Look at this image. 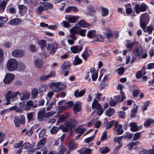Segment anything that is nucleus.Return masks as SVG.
I'll list each match as a JSON object with an SVG mask.
<instances>
[{"mask_svg": "<svg viewBox=\"0 0 154 154\" xmlns=\"http://www.w3.org/2000/svg\"><path fill=\"white\" fill-rule=\"evenodd\" d=\"M18 67V63L16 60L14 59H11L8 61L7 67L8 70L12 71L15 70Z\"/></svg>", "mask_w": 154, "mask_h": 154, "instance_id": "nucleus-1", "label": "nucleus"}, {"mask_svg": "<svg viewBox=\"0 0 154 154\" xmlns=\"http://www.w3.org/2000/svg\"><path fill=\"white\" fill-rule=\"evenodd\" d=\"M13 119L15 126L17 127H19L20 124H23L25 122V118L23 115L20 116L19 117L15 116Z\"/></svg>", "mask_w": 154, "mask_h": 154, "instance_id": "nucleus-2", "label": "nucleus"}, {"mask_svg": "<svg viewBox=\"0 0 154 154\" xmlns=\"http://www.w3.org/2000/svg\"><path fill=\"white\" fill-rule=\"evenodd\" d=\"M134 53L135 55L142 59L146 58L147 56L146 53H143L142 47L139 46L136 48L134 51Z\"/></svg>", "mask_w": 154, "mask_h": 154, "instance_id": "nucleus-3", "label": "nucleus"}, {"mask_svg": "<svg viewBox=\"0 0 154 154\" xmlns=\"http://www.w3.org/2000/svg\"><path fill=\"white\" fill-rule=\"evenodd\" d=\"M147 8V6L144 3H142L140 5L138 4H136L134 7L136 13L137 14L139 13L140 11H146Z\"/></svg>", "mask_w": 154, "mask_h": 154, "instance_id": "nucleus-4", "label": "nucleus"}, {"mask_svg": "<svg viewBox=\"0 0 154 154\" xmlns=\"http://www.w3.org/2000/svg\"><path fill=\"white\" fill-rule=\"evenodd\" d=\"M149 20V17L147 13L142 14L140 17V24L142 25L144 24H147Z\"/></svg>", "mask_w": 154, "mask_h": 154, "instance_id": "nucleus-5", "label": "nucleus"}, {"mask_svg": "<svg viewBox=\"0 0 154 154\" xmlns=\"http://www.w3.org/2000/svg\"><path fill=\"white\" fill-rule=\"evenodd\" d=\"M79 18V17L78 16L67 15L65 17V19L70 23H75Z\"/></svg>", "mask_w": 154, "mask_h": 154, "instance_id": "nucleus-6", "label": "nucleus"}, {"mask_svg": "<svg viewBox=\"0 0 154 154\" xmlns=\"http://www.w3.org/2000/svg\"><path fill=\"white\" fill-rule=\"evenodd\" d=\"M14 78V75L12 73L6 74L3 79V82L5 84H8L10 83Z\"/></svg>", "mask_w": 154, "mask_h": 154, "instance_id": "nucleus-7", "label": "nucleus"}, {"mask_svg": "<svg viewBox=\"0 0 154 154\" xmlns=\"http://www.w3.org/2000/svg\"><path fill=\"white\" fill-rule=\"evenodd\" d=\"M5 97L7 100H10L12 101L15 100L17 99V93L15 92L12 93L11 91H9L5 95Z\"/></svg>", "mask_w": 154, "mask_h": 154, "instance_id": "nucleus-8", "label": "nucleus"}, {"mask_svg": "<svg viewBox=\"0 0 154 154\" xmlns=\"http://www.w3.org/2000/svg\"><path fill=\"white\" fill-rule=\"evenodd\" d=\"M147 24H144L140 26L143 31L145 32H147L148 34H151L152 32L154 30V27L152 26H146Z\"/></svg>", "mask_w": 154, "mask_h": 154, "instance_id": "nucleus-9", "label": "nucleus"}, {"mask_svg": "<svg viewBox=\"0 0 154 154\" xmlns=\"http://www.w3.org/2000/svg\"><path fill=\"white\" fill-rule=\"evenodd\" d=\"M114 126L118 135H121L123 133L122 125L119 124L118 122H116L114 124Z\"/></svg>", "mask_w": 154, "mask_h": 154, "instance_id": "nucleus-10", "label": "nucleus"}, {"mask_svg": "<svg viewBox=\"0 0 154 154\" xmlns=\"http://www.w3.org/2000/svg\"><path fill=\"white\" fill-rule=\"evenodd\" d=\"M83 47L81 45L74 46L70 48L72 52L74 54L78 53L82 50Z\"/></svg>", "mask_w": 154, "mask_h": 154, "instance_id": "nucleus-11", "label": "nucleus"}, {"mask_svg": "<svg viewBox=\"0 0 154 154\" xmlns=\"http://www.w3.org/2000/svg\"><path fill=\"white\" fill-rule=\"evenodd\" d=\"M81 103L80 102H76L73 108L74 114H76L78 112H79L81 110Z\"/></svg>", "mask_w": 154, "mask_h": 154, "instance_id": "nucleus-12", "label": "nucleus"}, {"mask_svg": "<svg viewBox=\"0 0 154 154\" xmlns=\"http://www.w3.org/2000/svg\"><path fill=\"white\" fill-rule=\"evenodd\" d=\"M34 63L36 67L38 68L41 69L43 67V65L44 64V62L41 59L37 58L35 60Z\"/></svg>", "mask_w": 154, "mask_h": 154, "instance_id": "nucleus-13", "label": "nucleus"}, {"mask_svg": "<svg viewBox=\"0 0 154 154\" xmlns=\"http://www.w3.org/2000/svg\"><path fill=\"white\" fill-rule=\"evenodd\" d=\"M129 126L131 127L130 130L133 132H136L140 129L139 127L137 126V124L135 122H131L129 124Z\"/></svg>", "mask_w": 154, "mask_h": 154, "instance_id": "nucleus-14", "label": "nucleus"}, {"mask_svg": "<svg viewBox=\"0 0 154 154\" xmlns=\"http://www.w3.org/2000/svg\"><path fill=\"white\" fill-rule=\"evenodd\" d=\"M12 54L16 57H22L24 55V52L21 50H15L12 52Z\"/></svg>", "mask_w": 154, "mask_h": 154, "instance_id": "nucleus-15", "label": "nucleus"}, {"mask_svg": "<svg viewBox=\"0 0 154 154\" xmlns=\"http://www.w3.org/2000/svg\"><path fill=\"white\" fill-rule=\"evenodd\" d=\"M58 48V44L56 42L52 43L51 47L49 53L50 54L53 55L56 52Z\"/></svg>", "mask_w": 154, "mask_h": 154, "instance_id": "nucleus-16", "label": "nucleus"}, {"mask_svg": "<svg viewBox=\"0 0 154 154\" xmlns=\"http://www.w3.org/2000/svg\"><path fill=\"white\" fill-rule=\"evenodd\" d=\"M90 72L92 74V79L93 81H95L98 77V72L96 71L94 67L91 68L90 69Z\"/></svg>", "mask_w": 154, "mask_h": 154, "instance_id": "nucleus-17", "label": "nucleus"}, {"mask_svg": "<svg viewBox=\"0 0 154 154\" xmlns=\"http://www.w3.org/2000/svg\"><path fill=\"white\" fill-rule=\"evenodd\" d=\"M115 98L117 102L122 101L125 98L124 92L121 91L120 94L118 96H116Z\"/></svg>", "mask_w": 154, "mask_h": 154, "instance_id": "nucleus-18", "label": "nucleus"}, {"mask_svg": "<svg viewBox=\"0 0 154 154\" xmlns=\"http://www.w3.org/2000/svg\"><path fill=\"white\" fill-rule=\"evenodd\" d=\"M21 22V21L20 19L16 18L10 20L8 22V24L10 25H18Z\"/></svg>", "mask_w": 154, "mask_h": 154, "instance_id": "nucleus-19", "label": "nucleus"}, {"mask_svg": "<svg viewBox=\"0 0 154 154\" xmlns=\"http://www.w3.org/2000/svg\"><path fill=\"white\" fill-rule=\"evenodd\" d=\"M85 93V91L84 90H82L80 91H79L78 90H76L75 91L74 93V95L75 97H79L83 96Z\"/></svg>", "mask_w": 154, "mask_h": 154, "instance_id": "nucleus-20", "label": "nucleus"}, {"mask_svg": "<svg viewBox=\"0 0 154 154\" xmlns=\"http://www.w3.org/2000/svg\"><path fill=\"white\" fill-rule=\"evenodd\" d=\"M58 82L52 83L50 84L49 86L54 91L58 92L60 91V90L58 88Z\"/></svg>", "mask_w": 154, "mask_h": 154, "instance_id": "nucleus-21", "label": "nucleus"}, {"mask_svg": "<svg viewBox=\"0 0 154 154\" xmlns=\"http://www.w3.org/2000/svg\"><path fill=\"white\" fill-rule=\"evenodd\" d=\"M35 114V112H31L27 114V117L28 123H29L31 121L34 120V115Z\"/></svg>", "mask_w": 154, "mask_h": 154, "instance_id": "nucleus-22", "label": "nucleus"}, {"mask_svg": "<svg viewBox=\"0 0 154 154\" xmlns=\"http://www.w3.org/2000/svg\"><path fill=\"white\" fill-rule=\"evenodd\" d=\"M98 101L94 99L92 103V107L93 109L95 108L96 109L102 108V106L101 105L98 103Z\"/></svg>", "mask_w": 154, "mask_h": 154, "instance_id": "nucleus-23", "label": "nucleus"}, {"mask_svg": "<svg viewBox=\"0 0 154 154\" xmlns=\"http://www.w3.org/2000/svg\"><path fill=\"white\" fill-rule=\"evenodd\" d=\"M7 3V2L5 1H2L0 3V13H2L4 11Z\"/></svg>", "mask_w": 154, "mask_h": 154, "instance_id": "nucleus-24", "label": "nucleus"}, {"mask_svg": "<svg viewBox=\"0 0 154 154\" xmlns=\"http://www.w3.org/2000/svg\"><path fill=\"white\" fill-rule=\"evenodd\" d=\"M96 31L95 30H92L89 31L87 32V35L89 38H92L96 36Z\"/></svg>", "mask_w": 154, "mask_h": 154, "instance_id": "nucleus-25", "label": "nucleus"}, {"mask_svg": "<svg viewBox=\"0 0 154 154\" xmlns=\"http://www.w3.org/2000/svg\"><path fill=\"white\" fill-rule=\"evenodd\" d=\"M115 112L114 109L113 108H110L106 111L105 114L108 116L110 117L113 115Z\"/></svg>", "mask_w": 154, "mask_h": 154, "instance_id": "nucleus-26", "label": "nucleus"}, {"mask_svg": "<svg viewBox=\"0 0 154 154\" xmlns=\"http://www.w3.org/2000/svg\"><path fill=\"white\" fill-rule=\"evenodd\" d=\"M33 105V102L31 100L27 101L26 103V105H24L25 107H24L23 109L25 110H26L30 108Z\"/></svg>", "mask_w": 154, "mask_h": 154, "instance_id": "nucleus-27", "label": "nucleus"}, {"mask_svg": "<svg viewBox=\"0 0 154 154\" xmlns=\"http://www.w3.org/2000/svg\"><path fill=\"white\" fill-rule=\"evenodd\" d=\"M82 62V60L79 58L78 56L75 57L74 60L73 61V64L75 65H78L80 64Z\"/></svg>", "mask_w": 154, "mask_h": 154, "instance_id": "nucleus-28", "label": "nucleus"}, {"mask_svg": "<svg viewBox=\"0 0 154 154\" xmlns=\"http://www.w3.org/2000/svg\"><path fill=\"white\" fill-rule=\"evenodd\" d=\"M133 46V43L130 40H128L127 43L126 44V47L128 51H130L131 50Z\"/></svg>", "mask_w": 154, "mask_h": 154, "instance_id": "nucleus-29", "label": "nucleus"}, {"mask_svg": "<svg viewBox=\"0 0 154 154\" xmlns=\"http://www.w3.org/2000/svg\"><path fill=\"white\" fill-rule=\"evenodd\" d=\"M38 44L40 46L41 48L42 49L45 47L46 41L45 40H41L38 42Z\"/></svg>", "mask_w": 154, "mask_h": 154, "instance_id": "nucleus-30", "label": "nucleus"}, {"mask_svg": "<svg viewBox=\"0 0 154 154\" xmlns=\"http://www.w3.org/2000/svg\"><path fill=\"white\" fill-rule=\"evenodd\" d=\"M70 66V63L69 62L66 61L64 62L61 66V69L65 70L69 68Z\"/></svg>", "mask_w": 154, "mask_h": 154, "instance_id": "nucleus-31", "label": "nucleus"}, {"mask_svg": "<svg viewBox=\"0 0 154 154\" xmlns=\"http://www.w3.org/2000/svg\"><path fill=\"white\" fill-rule=\"evenodd\" d=\"M101 16L105 17L109 13V10L106 8L102 7L101 8Z\"/></svg>", "mask_w": 154, "mask_h": 154, "instance_id": "nucleus-32", "label": "nucleus"}, {"mask_svg": "<svg viewBox=\"0 0 154 154\" xmlns=\"http://www.w3.org/2000/svg\"><path fill=\"white\" fill-rule=\"evenodd\" d=\"M85 130V128H82L80 126H79L76 129L75 131L77 133L82 134Z\"/></svg>", "mask_w": 154, "mask_h": 154, "instance_id": "nucleus-33", "label": "nucleus"}, {"mask_svg": "<svg viewBox=\"0 0 154 154\" xmlns=\"http://www.w3.org/2000/svg\"><path fill=\"white\" fill-rule=\"evenodd\" d=\"M34 144V143H32V145L31 146L29 143L26 142L23 144V146L25 149H31L33 148Z\"/></svg>", "mask_w": 154, "mask_h": 154, "instance_id": "nucleus-34", "label": "nucleus"}, {"mask_svg": "<svg viewBox=\"0 0 154 154\" xmlns=\"http://www.w3.org/2000/svg\"><path fill=\"white\" fill-rule=\"evenodd\" d=\"M78 24L80 27H87L89 26V24L85 23L84 20H81L78 23Z\"/></svg>", "mask_w": 154, "mask_h": 154, "instance_id": "nucleus-35", "label": "nucleus"}, {"mask_svg": "<svg viewBox=\"0 0 154 154\" xmlns=\"http://www.w3.org/2000/svg\"><path fill=\"white\" fill-rule=\"evenodd\" d=\"M68 115H60L59 117L58 122L61 123L63 122L68 117Z\"/></svg>", "mask_w": 154, "mask_h": 154, "instance_id": "nucleus-36", "label": "nucleus"}, {"mask_svg": "<svg viewBox=\"0 0 154 154\" xmlns=\"http://www.w3.org/2000/svg\"><path fill=\"white\" fill-rule=\"evenodd\" d=\"M154 123V121L151 119H149L145 121L143 124L145 127H148L151 124Z\"/></svg>", "mask_w": 154, "mask_h": 154, "instance_id": "nucleus-37", "label": "nucleus"}, {"mask_svg": "<svg viewBox=\"0 0 154 154\" xmlns=\"http://www.w3.org/2000/svg\"><path fill=\"white\" fill-rule=\"evenodd\" d=\"M69 149L71 151H72L77 147V144L76 143L70 142L68 146Z\"/></svg>", "mask_w": 154, "mask_h": 154, "instance_id": "nucleus-38", "label": "nucleus"}, {"mask_svg": "<svg viewBox=\"0 0 154 154\" xmlns=\"http://www.w3.org/2000/svg\"><path fill=\"white\" fill-rule=\"evenodd\" d=\"M87 31V30L85 29H78V34L80 35L81 36L85 37V32Z\"/></svg>", "mask_w": 154, "mask_h": 154, "instance_id": "nucleus-39", "label": "nucleus"}, {"mask_svg": "<svg viewBox=\"0 0 154 154\" xmlns=\"http://www.w3.org/2000/svg\"><path fill=\"white\" fill-rule=\"evenodd\" d=\"M137 111V107L136 106L135 107H134L131 110V118L134 117L136 114Z\"/></svg>", "mask_w": 154, "mask_h": 154, "instance_id": "nucleus-40", "label": "nucleus"}, {"mask_svg": "<svg viewBox=\"0 0 154 154\" xmlns=\"http://www.w3.org/2000/svg\"><path fill=\"white\" fill-rule=\"evenodd\" d=\"M38 94V90L36 88H34L32 91L31 95L33 99L35 98Z\"/></svg>", "mask_w": 154, "mask_h": 154, "instance_id": "nucleus-41", "label": "nucleus"}, {"mask_svg": "<svg viewBox=\"0 0 154 154\" xmlns=\"http://www.w3.org/2000/svg\"><path fill=\"white\" fill-rule=\"evenodd\" d=\"M123 137L124 136L116 137L114 139V142L115 143H117L118 144H122L121 142Z\"/></svg>", "mask_w": 154, "mask_h": 154, "instance_id": "nucleus-42", "label": "nucleus"}, {"mask_svg": "<svg viewBox=\"0 0 154 154\" xmlns=\"http://www.w3.org/2000/svg\"><path fill=\"white\" fill-rule=\"evenodd\" d=\"M139 144V142H133L129 143L128 144V146H129L128 148V149L131 150L134 146L138 145Z\"/></svg>", "mask_w": 154, "mask_h": 154, "instance_id": "nucleus-43", "label": "nucleus"}, {"mask_svg": "<svg viewBox=\"0 0 154 154\" xmlns=\"http://www.w3.org/2000/svg\"><path fill=\"white\" fill-rule=\"evenodd\" d=\"M59 131L58 127L54 126L51 129L50 131L51 134H56Z\"/></svg>", "mask_w": 154, "mask_h": 154, "instance_id": "nucleus-44", "label": "nucleus"}, {"mask_svg": "<svg viewBox=\"0 0 154 154\" xmlns=\"http://www.w3.org/2000/svg\"><path fill=\"white\" fill-rule=\"evenodd\" d=\"M82 58L85 60H87L88 57L90 56L88 54V51L86 50L82 54Z\"/></svg>", "mask_w": 154, "mask_h": 154, "instance_id": "nucleus-45", "label": "nucleus"}, {"mask_svg": "<svg viewBox=\"0 0 154 154\" xmlns=\"http://www.w3.org/2000/svg\"><path fill=\"white\" fill-rule=\"evenodd\" d=\"M69 32L71 33L78 34V29L76 26L73 27L69 30Z\"/></svg>", "mask_w": 154, "mask_h": 154, "instance_id": "nucleus-46", "label": "nucleus"}, {"mask_svg": "<svg viewBox=\"0 0 154 154\" xmlns=\"http://www.w3.org/2000/svg\"><path fill=\"white\" fill-rule=\"evenodd\" d=\"M44 7L45 9L51 8H53V5L52 4L48 2H46L44 4Z\"/></svg>", "mask_w": 154, "mask_h": 154, "instance_id": "nucleus-47", "label": "nucleus"}, {"mask_svg": "<svg viewBox=\"0 0 154 154\" xmlns=\"http://www.w3.org/2000/svg\"><path fill=\"white\" fill-rule=\"evenodd\" d=\"M104 35L106 37L108 38H112L113 37V35L112 32L110 30H108L106 32H105Z\"/></svg>", "mask_w": 154, "mask_h": 154, "instance_id": "nucleus-48", "label": "nucleus"}, {"mask_svg": "<svg viewBox=\"0 0 154 154\" xmlns=\"http://www.w3.org/2000/svg\"><path fill=\"white\" fill-rule=\"evenodd\" d=\"M131 5L130 4H128L125 5V6L126 8V11L127 14H131L132 11V9L131 8H127V7L130 6Z\"/></svg>", "mask_w": 154, "mask_h": 154, "instance_id": "nucleus-49", "label": "nucleus"}, {"mask_svg": "<svg viewBox=\"0 0 154 154\" xmlns=\"http://www.w3.org/2000/svg\"><path fill=\"white\" fill-rule=\"evenodd\" d=\"M103 40L104 38L103 36L101 34H98L96 35L95 40L97 41L101 42H103Z\"/></svg>", "mask_w": 154, "mask_h": 154, "instance_id": "nucleus-50", "label": "nucleus"}, {"mask_svg": "<svg viewBox=\"0 0 154 154\" xmlns=\"http://www.w3.org/2000/svg\"><path fill=\"white\" fill-rule=\"evenodd\" d=\"M29 98V94H23L22 97H20L21 100H28Z\"/></svg>", "mask_w": 154, "mask_h": 154, "instance_id": "nucleus-51", "label": "nucleus"}, {"mask_svg": "<svg viewBox=\"0 0 154 154\" xmlns=\"http://www.w3.org/2000/svg\"><path fill=\"white\" fill-rule=\"evenodd\" d=\"M141 133L140 132H137L135 133L134 136L132 140H136L140 138Z\"/></svg>", "mask_w": 154, "mask_h": 154, "instance_id": "nucleus-52", "label": "nucleus"}, {"mask_svg": "<svg viewBox=\"0 0 154 154\" xmlns=\"http://www.w3.org/2000/svg\"><path fill=\"white\" fill-rule=\"evenodd\" d=\"M60 25L64 28H68L70 27L69 23L67 21H63L61 23Z\"/></svg>", "mask_w": 154, "mask_h": 154, "instance_id": "nucleus-53", "label": "nucleus"}, {"mask_svg": "<svg viewBox=\"0 0 154 154\" xmlns=\"http://www.w3.org/2000/svg\"><path fill=\"white\" fill-rule=\"evenodd\" d=\"M115 121L113 120L111 121H110L109 122H108L107 125L106 126V129H108L110 128L114 124H115L116 122Z\"/></svg>", "mask_w": 154, "mask_h": 154, "instance_id": "nucleus-54", "label": "nucleus"}, {"mask_svg": "<svg viewBox=\"0 0 154 154\" xmlns=\"http://www.w3.org/2000/svg\"><path fill=\"white\" fill-rule=\"evenodd\" d=\"M100 151L101 153L105 154L109 151V149L108 147H105L101 148Z\"/></svg>", "mask_w": 154, "mask_h": 154, "instance_id": "nucleus-55", "label": "nucleus"}, {"mask_svg": "<svg viewBox=\"0 0 154 154\" xmlns=\"http://www.w3.org/2000/svg\"><path fill=\"white\" fill-rule=\"evenodd\" d=\"M19 69L20 71H23L25 69V66L21 62H19L18 65Z\"/></svg>", "mask_w": 154, "mask_h": 154, "instance_id": "nucleus-56", "label": "nucleus"}, {"mask_svg": "<svg viewBox=\"0 0 154 154\" xmlns=\"http://www.w3.org/2000/svg\"><path fill=\"white\" fill-rule=\"evenodd\" d=\"M5 137V135L0 131V143H1Z\"/></svg>", "mask_w": 154, "mask_h": 154, "instance_id": "nucleus-57", "label": "nucleus"}, {"mask_svg": "<svg viewBox=\"0 0 154 154\" xmlns=\"http://www.w3.org/2000/svg\"><path fill=\"white\" fill-rule=\"evenodd\" d=\"M23 142L22 140L19 141V142L14 144V146L15 148H19L23 145Z\"/></svg>", "mask_w": 154, "mask_h": 154, "instance_id": "nucleus-58", "label": "nucleus"}, {"mask_svg": "<svg viewBox=\"0 0 154 154\" xmlns=\"http://www.w3.org/2000/svg\"><path fill=\"white\" fill-rule=\"evenodd\" d=\"M58 87L59 89L60 90V91L66 89V86L62 84L61 82H58Z\"/></svg>", "mask_w": 154, "mask_h": 154, "instance_id": "nucleus-59", "label": "nucleus"}, {"mask_svg": "<svg viewBox=\"0 0 154 154\" xmlns=\"http://www.w3.org/2000/svg\"><path fill=\"white\" fill-rule=\"evenodd\" d=\"M46 133V129H43L40 131L39 134V137L41 138L43 137Z\"/></svg>", "mask_w": 154, "mask_h": 154, "instance_id": "nucleus-60", "label": "nucleus"}, {"mask_svg": "<svg viewBox=\"0 0 154 154\" xmlns=\"http://www.w3.org/2000/svg\"><path fill=\"white\" fill-rule=\"evenodd\" d=\"M94 137L95 136H93L86 138L85 139L84 141L87 143H89L93 140Z\"/></svg>", "mask_w": 154, "mask_h": 154, "instance_id": "nucleus-61", "label": "nucleus"}, {"mask_svg": "<svg viewBox=\"0 0 154 154\" xmlns=\"http://www.w3.org/2000/svg\"><path fill=\"white\" fill-rule=\"evenodd\" d=\"M48 76L47 75H42L40 77V79L42 81L47 80L49 79Z\"/></svg>", "mask_w": 154, "mask_h": 154, "instance_id": "nucleus-62", "label": "nucleus"}, {"mask_svg": "<svg viewBox=\"0 0 154 154\" xmlns=\"http://www.w3.org/2000/svg\"><path fill=\"white\" fill-rule=\"evenodd\" d=\"M56 112L54 111H51L50 112L47 113L45 116V117L48 118L53 116Z\"/></svg>", "mask_w": 154, "mask_h": 154, "instance_id": "nucleus-63", "label": "nucleus"}, {"mask_svg": "<svg viewBox=\"0 0 154 154\" xmlns=\"http://www.w3.org/2000/svg\"><path fill=\"white\" fill-rule=\"evenodd\" d=\"M91 152V150L90 148H87L83 152H82L81 154H90Z\"/></svg>", "mask_w": 154, "mask_h": 154, "instance_id": "nucleus-64", "label": "nucleus"}]
</instances>
